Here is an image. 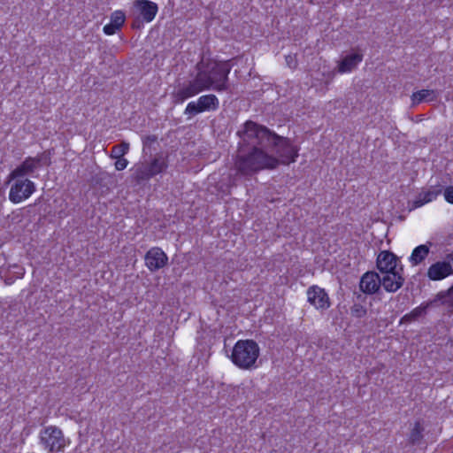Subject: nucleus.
<instances>
[{"label":"nucleus","instance_id":"30","mask_svg":"<svg viewBox=\"0 0 453 453\" xmlns=\"http://www.w3.org/2000/svg\"><path fill=\"white\" fill-rule=\"evenodd\" d=\"M157 140V135L150 134L147 135L142 139V144H143V152L146 153L147 149H150L151 145L156 143Z\"/></svg>","mask_w":453,"mask_h":453},{"label":"nucleus","instance_id":"22","mask_svg":"<svg viewBox=\"0 0 453 453\" xmlns=\"http://www.w3.org/2000/svg\"><path fill=\"white\" fill-rule=\"evenodd\" d=\"M439 303L453 308V285L448 290L439 292L433 300L429 301V304H433V306Z\"/></svg>","mask_w":453,"mask_h":453},{"label":"nucleus","instance_id":"24","mask_svg":"<svg viewBox=\"0 0 453 453\" xmlns=\"http://www.w3.org/2000/svg\"><path fill=\"white\" fill-rule=\"evenodd\" d=\"M435 99L434 91L432 89H421L414 92L411 96L412 104L416 105L422 102H432Z\"/></svg>","mask_w":453,"mask_h":453},{"label":"nucleus","instance_id":"29","mask_svg":"<svg viewBox=\"0 0 453 453\" xmlns=\"http://www.w3.org/2000/svg\"><path fill=\"white\" fill-rule=\"evenodd\" d=\"M0 277L4 279L6 285H12L18 279L4 266L0 267Z\"/></svg>","mask_w":453,"mask_h":453},{"label":"nucleus","instance_id":"3","mask_svg":"<svg viewBox=\"0 0 453 453\" xmlns=\"http://www.w3.org/2000/svg\"><path fill=\"white\" fill-rule=\"evenodd\" d=\"M195 68L196 70V75L180 85L178 90L173 93L175 104H182L187 99L198 95L202 91L211 89V81L210 80L207 63L201 60L196 65Z\"/></svg>","mask_w":453,"mask_h":453},{"label":"nucleus","instance_id":"6","mask_svg":"<svg viewBox=\"0 0 453 453\" xmlns=\"http://www.w3.org/2000/svg\"><path fill=\"white\" fill-rule=\"evenodd\" d=\"M211 88L219 92L229 89L228 74L232 65L229 61L207 62Z\"/></svg>","mask_w":453,"mask_h":453},{"label":"nucleus","instance_id":"20","mask_svg":"<svg viewBox=\"0 0 453 453\" xmlns=\"http://www.w3.org/2000/svg\"><path fill=\"white\" fill-rule=\"evenodd\" d=\"M433 246V242H427L426 244H420L417 246L411 252L409 260L412 265H420L430 253V248Z\"/></svg>","mask_w":453,"mask_h":453},{"label":"nucleus","instance_id":"25","mask_svg":"<svg viewBox=\"0 0 453 453\" xmlns=\"http://www.w3.org/2000/svg\"><path fill=\"white\" fill-rule=\"evenodd\" d=\"M423 431L424 427L422 426L420 421H416L413 428L411 430L408 441L411 445H418L420 444L423 439Z\"/></svg>","mask_w":453,"mask_h":453},{"label":"nucleus","instance_id":"5","mask_svg":"<svg viewBox=\"0 0 453 453\" xmlns=\"http://www.w3.org/2000/svg\"><path fill=\"white\" fill-rule=\"evenodd\" d=\"M40 443L49 453L63 452L69 442L62 430L56 426H49L41 430Z\"/></svg>","mask_w":453,"mask_h":453},{"label":"nucleus","instance_id":"27","mask_svg":"<svg viewBox=\"0 0 453 453\" xmlns=\"http://www.w3.org/2000/svg\"><path fill=\"white\" fill-rule=\"evenodd\" d=\"M366 312V308L361 303H353L350 308V314L358 319L365 317Z\"/></svg>","mask_w":453,"mask_h":453},{"label":"nucleus","instance_id":"4","mask_svg":"<svg viewBox=\"0 0 453 453\" xmlns=\"http://www.w3.org/2000/svg\"><path fill=\"white\" fill-rule=\"evenodd\" d=\"M258 357L257 342H236L231 354L233 363L242 369L254 367Z\"/></svg>","mask_w":453,"mask_h":453},{"label":"nucleus","instance_id":"36","mask_svg":"<svg viewBox=\"0 0 453 453\" xmlns=\"http://www.w3.org/2000/svg\"><path fill=\"white\" fill-rule=\"evenodd\" d=\"M286 61L289 67H293V68L296 67V62L294 61V59L291 56H287Z\"/></svg>","mask_w":453,"mask_h":453},{"label":"nucleus","instance_id":"32","mask_svg":"<svg viewBox=\"0 0 453 453\" xmlns=\"http://www.w3.org/2000/svg\"><path fill=\"white\" fill-rule=\"evenodd\" d=\"M34 158H40V162L38 164V168H40L42 165H49L50 164V158L47 155L46 151L37 155Z\"/></svg>","mask_w":453,"mask_h":453},{"label":"nucleus","instance_id":"34","mask_svg":"<svg viewBox=\"0 0 453 453\" xmlns=\"http://www.w3.org/2000/svg\"><path fill=\"white\" fill-rule=\"evenodd\" d=\"M445 200L453 204V186L447 187L443 191Z\"/></svg>","mask_w":453,"mask_h":453},{"label":"nucleus","instance_id":"26","mask_svg":"<svg viewBox=\"0 0 453 453\" xmlns=\"http://www.w3.org/2000/svg\"><path fill=\"white\" fill-rule=\"evenodd\" d=\"M129 150V143L127 142H121L112 147L110 157L111 158L123 157Z\"/></svg>","mask_w":453,"mask_h":453},{"label":"nucleus","instance_id":"13","mask_svg":"<svg viewBox=\"0 0 453 453\" xmlns=\"http://www.w3.org/2000/svg\"><path fill=\"white\" fill-rule=\"evenodd\" d=\"M380 287V277L379 273L373 271H368L364 273L359 281V289L365 295H373L378 293Z\"/></svg>","mask_w":453,"mask_h":453},{"label":"nucleus","instance_id":"9","mask_svg":"<svg viewBox=\"0 0 453 453\" xmlns=\"http://www.w3.org/2000/svg\"><path fill=\"white\" fill-rule=\"evenodd\" d=\"M14 181L9 192V199L13 203H19L27 199L35 191V183L28 179H12Z\"/></svg>","mask_w":453,"mask_h":453},{"label":"nucleus","instance_id":"16","mask_svg":"<svg viewBox=\"0 0 453 453\" xmlns=\"http://www.w3.org/2000/svg\"><path fill=\"white\" fill-rule=\"evenodd\" d=\"M452 275L449 264L446 261H437L432 264L426 272V276L430 280L438 281Z\"/></svg>","mask_w":453,"mask_h":453},{"label":"nucleus","instance_id":"19","mask_svg":"<svg viewBox=\"0 0 453 453\" xmlns=\"http://www.w3.org/2000/svg\"><path fill=\"white\" fill-rule=\"evenodd\" d=\"M441 193H442L441 186L431 187V188L429 190L418 194V196L416 197V199L413 202L412 208L416 209V208H418L427 203L432 202Z\"/></svg>","mask_w":453,"mask_h":453},{"label":"nucleus","instance_id":"35","mask_svg":"<svg viewBox=\"0 0 453 453\" xmlns=\"http://www.w3.org/2000/svg\"><path fill=\"white\" fill-rule=\"evenodd\" d=\"M444 261H446V262H448V264H449V265L451 267L452 274H453V253L448 254L446 256V259Z\"/></svg>","mask_w":453,"mask_h":453},{"label":"nucleus","instance_id":"11","mask_svg":"<svg viewBox=\"0 0 453 453\" xmlns=\"http://www.w3.org/2000/svg\"><path fill=\"white\" fill-rule=\"evenodd\" d=\"M145 265L150 272H157L168 263V257L161 248L150 249L144 257Z\"/></svg>","mask_w":453,"mask_h":453},{"label":"nucleus","instance_id":"17","mask_svg":"<svg viewBox=\"0 0 453 453\" xmlns=\"http://www.w3.org/2000/svg\"><path fill=\"white\" fill-rule=\"evenodd\" d=\"M134 6L138 8L142 19L146 22L152 21L158 11L157 4L150 0H136Z\"/></svg>","mask_w":453,"mask_h":453},{"label":"nucleus","instance_id":"33","mask_svg":"<svg viewBox=\"0 0 453 453\" xmlns=\"http://www.w3.org/2000/svg\"><path fill=\"white\" fill-rule=\"evenodd\" d=\"M117 161L115 162V168L118 171L124 170L128 164V161L124 157H117Z\"/></svg>","mask_w":453,"mask_h":453},{"label":"nucleus","instance_id":"15","mask_svg":"<svg viewBox=\"0 0 453 453\" xmlns=\"http://www.w3.org/2000/svg\"><path fill=\"white\" fill-rule=\"evenodd\" d=\"M399 258L389 250L380 251L377 257L376 265L378 270L382 273L396 272Z\"/></svg>","mask_w":453,"mask_h":453},{"label":"nucleus","instance_id":"12","mask_svg":"<svg viewBox=\"0 0 453 453\" xmlns=\"http://www.w3.org/2000/svg\"><path fill=\"white\" fill-rule=\"evenodd\" d=\"M40 158H33L27 157L19 165L12 170L7 177V183H10L12 179H26L27 175H31L38 169Z\"/></svg>","mask_w":453,"mask_h":453},{"label":"nucleus","instance_id":"23","mask_svg":"<svg viewBox=\"0 0 453 453\" xmlns=\"http://www.w3.org/2000/svg\"><path fill=\"white\" fill-rule=\"evenodd\" d=\"M432 306H433V304H429V301L421 304L420 306L413 309L410 313L405 314L401 319L400 323L404 324V323H410V322L417 320L418 318H420L421 316L426 314V310Z\"/></svg>","mask_w":453,"mask_h":453},{"label":"nucleus","instance_id":"14","mask_svg":"<svg viewBox=\"0 0 453 453\" xmlns=\"http://www.w3.org/2000/svg\"><path fill=\"white\" fill-rule=\"evenodd\" d=\"M403 272V268L401 265L398 271L386 273L380 277L381 286L387 292L395 293L403 287L404 283V278L402 275Z\"/></svg>","mask_w":453,"mask_h":453},{"label":"nucleus","instance_id":"31","mask_svg":"<svg viewBox=\"0 0 453 453\" xmlns=\"http://www.w3.org/2000/svg\"><path fill=\"white\" fill-rule=\"evenodd\" d=\"M366 295L363 292H361L360 290L359 291H357L355 290L353 292V296H352V301L354 303H361L363 304L364 303L366 302Z\"/></svg>","mask_w":453,"mask_h":453},{"label":"nucleus","instance_id":"8","mask_svg":"<svg viewBox=\"0 0 453 453\" xmlns=\"http://www.w3.org/2000/svg\"><path fill=\"white\" fill-rule=\"evenodd\" d=\"M219 106L218 97L213 94L203 95L197 101L188 104L184 114L190 119L203 111H216Z\"/></svg>","mask_w":453,"mask_h":453},{"label":"nucleus","instance_id":"10","mask_svg":"<svg viewBox=\"0 0 453 453\" xmlns=\"http://www.w3.org/2000/svg\"><path fill=\"white\" fill-rule=\"evenodd\" d=\"M307 301L318 310H327L330 299L326 290L317 285L311 286L307 289Z\"/></svg>","mask_w":453,"mask_h":453},{"label":"nucleus","instance_id":"18","mask_svg":"<svg viewBox=\"0 0 453 453\" xmlns=\"http://www.w3.org/2000/svg\"><path fill=\"white\" fill-rule=\"evenodd\" d=\"M363 57V53L358 51L346 55L338 63V72L341 73L351 72L362 62Z\"/></svg>","mask_w":453,"mask_h":453},{"label":"nucleus","instance_id":"2","mask_svg":"<svg viewBox=\"0 0 453 453\" xmlns=\"http://www.w3.org/2000/svg\"><path fill=\"white\" fill-rule=\"evenodd\" d=\"M237 132L241 139L237 150L235 167L242 175H252L261 170H273L278 167V161L273 154H269L266 148L257 142V139L244 141L241 132Z\"/></svg>","mask_w":453,"mask_h":453},{"label":"nucleus","instance_id":"28","mask_svg":"<svg viewBox=\"0 0 453 453\" xmlns=\"http://www.w3.org/2000/svg\"><path fill=\"white\" fill-rule=\"evenodd\" d=\"M6 270L18 279H21L25 273V269L18 264L9 265Z\"/></svg>","mask_w":453,"mask_h":453},{"label":"nucleus","instance_id":"1","mask_svg":"<svg viewBox=\"0 0 453 453\" xmlns=\"http://www.w3.org/2000/svg\"><path fill=\"white\" fill-rule=\"evenodd\" d=\"M241 135L244 141L257 139V142L274 153L279 165H289L298 157V148L289 138L277 134L267 127L252 120H247L242 125Z\"/></svg>","mask_w":453,"mask_h":453},{"label":"nucleus","instance_id":"7","mask_svg":"<svg viewBox=\"0 0 453 453\" xmlns=\"http://www.w3.org/2000/svg\"><path fill=\"white\" fill-rule=\"evenodd\" d=\"M167 166L166 158L162 154H157L150 163H142L136 165L134 173V180L137 183H142L163 173Z\"/></svg>","mask_w":453,"mask_h":453},{"label":"nucleus","instance_id":"21","mask_svg":"<svg viewBox=\"0 0 453 453\" xmlns=\"http://www.w3.org/2000/svg\"><path fill=\"white\" fill-rule=\"evenodd\" d=\"M125 14L121 11L114 12L111 16V22L104 27V32L105 35H114L125 22Z\"/></svg>","mask_w":453,"mask_h":453}]
</instances>
